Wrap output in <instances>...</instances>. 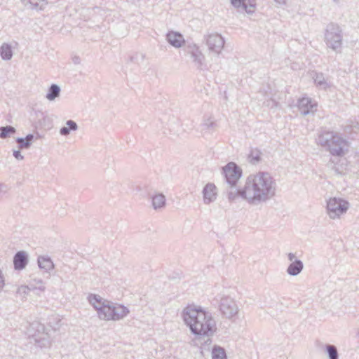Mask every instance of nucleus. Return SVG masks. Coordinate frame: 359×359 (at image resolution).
Returning a JSON list of instances; mask_svg holds the SVG:
<instances>
[{
  "label": "nucleus",
  "mask_w": 359,
  "mask_h": 359,
  "mask_svg": "<svg viewBox=\"0 0 359 359\" xmlns=\"http://www.w3.org/2000/svg\"><path fill=\"white\" fill-rule=\"evenodd\" d=\"M182 316L192 334L207 337V341H211L210 337L217 330L216 321L211 313L201 306L189 305L184 309Z\"/></svg>",
  "instance_id": "2"
},
{
  "label": "nucleus",
  "mask_w": 359,
  "mask_h": 359,
  "mask_svg": "<svg viewBox=\"0 0 359 359\" xmlns=\"http://www.w3.org/2000/svg\"><path fill=\"white\" fill-rule=\"evenodd\" d=\"M276 190L277 184L271 175L259 171L246 178L240 192H231L229 201L241 198L250 205H259L271 200L276 196Z\"/></svg>",
  "instance_id": "1"
},
{
  "label": "nucleus",
  "mask_w": 359,
  "mask_h": 359,
  "mask_svg": "<svg viewBox=\"0 0 359 359\" xmlns=\"http://www.w3.org/2000/svg\"><path fill=\"white\" fill-rule=\"evenodd\" d=\"M34 139L33 134H28L25 137H18L16 142L18 143L19 149H29Z\"/></svg>",
  "instance_id": "22"
},
{
  "label": "nucleus",
  "mask_w": 359,
  "mask_h": 359,
  "mask_svg": "<svg viewBox=\"0 0 359 359\" xmlns=\"http://www.w3.org/2000/svg\"><path fill=\"white\" fill-rule=\"evenodd\" d=\"M165 201V196L163 194H157L152 196V206L154 210L164 208Z\"/></svg>",
  "instance_id": "26"
},
{
  "label": "nucleus",
  "mask_w": 359,
  "mask_h": 359,
  "mask_svg": "<svg viewBox=\"0 0 359 359\" xmlns=\"http://www.w3.org/2000/svg\"><path fill=\"white\" fill-rule=\"evenodd\" d=\"M16 132L15 128L11 126H1L0 127V138L6 139L11 135L15 134Z\"/></svg>",
  "instance_id": "31"
},
{
  "label": "nucleus",
  "mask_w": 359,
  "mask_h": 359,
  "mask_svg": "<svg viewBox=\"0 0 359 359\" xmlns=\"http://www.w3.org/2000/svg\"><path fill=\"white\" fill-rule=\"evenodd\" d=\"M231 4L238 11H245L248 14L254 13L255 0H231Z\"/></svg>",
  "instance_id": "12"
},
{
  "label": "nucleus",
  "mask_w": 359,
  "mask_h": 359,
  "mask_svg": "<svg viewBox=\"0 0 359 359\" xmlns=\"http://www.w3.org/2000/svg\"><path fill=\"white\" fill-rule=\"evenodd\" d=\"M37 262L39 267L46 272H49L54 268V264L49 257H39Z\"/></svg>",
  "instance_id": "23"
},
{
  "label": "nucleus",
  "mask_w": 359,
  "mask_h": 359,
  "mask_svg": "<svg viewBox=\"0 0 359 359\" xmlns=\"http://www.w3.org/2000/svg\"><path fill=\"white\" fill-rule=\"evenodd\" d=\"M28 263V255L25 251L18 252L13 257V265L15 270H22Z\"/></svg>",
  "instance_id": "15"
},
{
  "label": "nucleus",
  "mask_w": 359,
  "mask_h": 359,
  "mask_svg": "<svg viewBox=\"0 0 359 359\" xmlns=\"http://www.w3.org/2000/svg\"><path fill=\"white\" fill-rule=\"evenodd\" d=\"M219 310L225 318L231 319L238 313V307L233 299L224 296L220 299Z\"/></svg>",
  "instance_id": "6"
},
{
  "label": "nucleus",
  "mask_w": 359,
  "mask_h": 359,
  "mask_svg": "<svg viewBox=\"0 0 359 359\" xmlns=\"http://www.w3.org/2000/svg\"><path fill=\"white\" fill-rule=\"evenodd\" d=\"M303 269V262L300 259L295 260L288 266L287 273L292 276H296L302 271Z\"/></svg>",
  "instance_id": "20"
},
{
  "label": "nucleus",
  "mask_w": 359,
  "mask_h": 359,
  "mask_svg": "<svg viewBox=\"0 0 359 359\" xmlns=\"http://www.w3.org/2000/svg\"><path fill=\"white\" fill-rule=\"evenodd\" d=\"M4 285V279L3 276V273L1 270H0V290L3 288Z\"/></svg>",
  "instance_id": "40"
},
{
  "label": "nucleus",
  "mask_w": 359,
  "mask_h": 359,
  "mask_svg": "<svg viewBox=\"0 0 359 359\" xmlns=\"http://www.w3.org/2000/svg\"><path fill=\"white\" fill-rule=\"evenodd\" d=\"M29 332H30V330H29ZM29 336H32L34 339L36 343H40L41 341H42V346H46V344L48 343V340L44 337H41L39 336H37L36 333L31 332H29Z\"/></svg>",
  "instance_id": "36"
},
{
  "label": "nucleus",
  "mask_w": 359,
  "mask_h": 359,
  "mask_svg": "<svg viewBox=\"0 0 359 359\" xmlns=\"http://www.w3.org/2000/svg\"><path fill=\"white\" fill-rule=\"evenodd\" d=\"M313 79L316 86L320 88L325 90L330 87V84L322 73H314Z\"/></svg>",
  "instance_id": "25"
},
{
  "label": "nucleus",
  "mask_w": 359,
  "mask_h": 359,
  "mask_svg": "<svg viewBox=\"0 0 359 359\" xmlns=\"http://www.w3.org/2000/svg\"><path fill=\"white\" fill-rule=\"evenodd\" d=\"M72 61L75 64V65H79L80 64L81 62V59L79 58V57L78 56H74L73 58H72Z\"/></svg>",
  "instance_id": "41"
},
{
  "label": "nucleus",
  "mask_w": 359,
  "mask_h": 359,
  "mask_svg": "<svg viewBox=\"0 0 359 359\" xmlns=\"http://www.w3.org/2000/svg\"><path fill=\"white\" fill-rule=\"evenodd\" d=\"M129 313V310L127 307L121 304H114L112 306V318L111 320H119L123 319Z\"/></svg>",
  "instance_id": "17"
},
{
  "label": "nucleus",
  "mask_w": 359,
  "mask_h": 359,
  "mask_svg": "<svg viewBox=\"0 0 359 359\" xmlns=\"http://www.w3.org/2000/svg\"><path fill=\"white\" fill-rule=\"evenodd\" d=\"M88 300L89 303L94 307V309L98 313L107 303L109 302L106 299H104L98 294H90L88 297Z\"/></svg>",
  "instance_id": "18"
},
{
  "label": "nucleus",
  "mask_w": 359,
  "mask_h": 359,
  "mask_svg": "<svg viewBox=\"0 0 359 359\" xmlns=\"http://www.w3.org/2000/svg\"><path fill=\"white\" fill-rule=\"evenodd\" d=\"M78 129L77 123L72 120H68L66 122V126H63L60 129L61 135L67 136L71 131H76Z\"/></svg>",
  "instance_id": "28"
},
{
  "label": "nucleus",
  "mask_w": 359,
  "mask_h": 359,
  "mask_svg": "<svg viewBox=\"0 0 359 359\" xmlns=\"http://www.w3.org/2000/svg\"><path fill=\"white\" fill-rule=\"evenodd\" d=\"M29 285H31L32 290H39L41 292H44L46 290V287L44 285L43 281L40 278H32Z\"/></svg>",
  "instance_id": "30"
},
{
  "label": "nucleus",
  "mask_w": 359,
  "mask_h": 359,
  "mask_svg": "<svg viewBox=\"0 0 359 359\" xmlns=\"http://www.w3.org/2000/svg\"><path fill=\"white\" fill-rule=\"evenodd\" d=\"M278 4H284L285 3V0H274Z\"/></svg>",
  "instance_id": "42"
},
{
  "label": "nucleus",
  "mask_w": 359,
  "mask_h": 359,
  "mask_svg": "<svg viewBox=\"0 0 359 359\" xmlns=\"http://www.w3.org/2000/svg\"><path fill=\"white\" fill-rule=\"evenodd\" d=\"M60 87L57 84H51L48 88L46 97L49 101H53L60 96Z\"/></svg>",
  "instance_id": "27"
},
{
  "label": "nucleus",
  "mask_w": 359,
  "mask_h": 359,
  "mask_svg": "<svg viewBox=\"0 0 359 359\" xmlns=\"http://www.w3.org/2000/svg\"><path fill=\"white\" fill-rule=\"evenodd\" d=\"M336 133L333 131H323L320 133L317 138L318 144L328 151Z\"/></svg>",
  "instance_id": "14"
},
{
  "label": "nucleus",
  "mask_w": 359,
  "mask_h": 359,
  "mask_svg": "<svg viewBox=\"0 0 359 359\" xmlns=\"http://www.w3.org/2000/svg\"><path fill=\"white\" fill-rule=\"evenodd\" d=\"M349 208L350 203L348 201L341 198L332 197L327 201L326 212L330 219H337L345 215Z\"/></svg>",
  "instance_id": "5"
},
{
  "label": "nucleus",
  "mask_w": 359,
  "mask_h": 359,
  "mask_svg": "<svg viewBox=\"0 0 359 359\" xmlns=\"http://www.w3.org/2000/svg\"><path fill=\"white\" fill-rule=\"evenodd\" d=\"M217 128L215 119L211 116H205L198 128L203 136L212 134Z\"/></svg>",
  "instance_id": "11"
},
{
  "label": "nucleus",
  "mask_w": 359,
  "mask_h": 359,
  "mask_svg": "<svg viewBox=\"0 0 359 359\" xmlns=\"http://www.w3.org/2000/svg\"><path fill=\"white\" fill-rule=\"evenodd\" d=\"M0 56L3 60H10L13 57L12 47L7 43H4L0 47Z\"/></svg>",
  "instance_id": "24"
},
{
  "label": "nucleus",
  "mask_w": 359,
  "mask_h": 359,
  "mask_svg": "<svg viewBox=\"0 0 359 359\" xmlns=\"http://www.w3.org/2000/svg\"><path fill=\"white\" fill-rule=\"evenodd\" d=\"M166 39L175 48H180L185 42L182 34L176 32H169Z\"/></svg>",
  "instance_id": "16"
},
{
  "label": "nucleus",
  "mask_w": 359,
  "mask_h": 359,
  "mask_svg": "<svg viewBox=\"0 0 359 359\" xmlns=\"http://www.w3.org/2000/svg\"><path fill=\"white\" fill-rule=\"evenodd\" d=\"M25 4H29L31 8L41 9L44 0H22Z\"/></svg>",
  "instance_id": "35"
},
{
  "label": "nucleus",
  "mask_w": 359,
  "mask_h": 359,
  "mask_svg": "<svg viewBox=\"0 0 359 359\" xmlns=\"http://www.w3.org/2000/svg\"><path fill=\"white\" fill-rule=\"evenodd\" d=\"M13 155L14 158L18 161H22L24 159V156L21 154L20 150H14Z\"/></svg>",
  "instance_id": "38"
},
{
  "label": "nucleus",
  "mask_w": 359,
  "mask_h": 359,
  "mask_svg": "<svg viewBox=\"0 0 359 359\" xmlns=\"http://www.w3.org/2000/svg\"><path fill=\"white\" fill-rule=\"evenodd\" d=\"M144 60L145 55L142 53H135L130 57V60L137 65H142L144 62Z\"/></svg>",
  "instance_id": "33"
},
{
  "label": "nucleus",
  "mask_w": 359,
  "mask_h": 359,
  "mask_svg": "<svg viewBox=\"0 0 359 359\" xmlns=\"http://www.w3.org/2000/svg\"><path fill=\"white\" fill-rule=\"evenodd\" d=\"M212 359H227L226 351L224 348L215 345L212 350Z\"/></svg>",
  "instance_id": "29"
},
{
  "label": "nucleus",
  "mask_w": 359,
  "mask_h": 359,
  "mask_svg": "<svg viewBox=\"0 0 359 359\" xmlns=\"http://www.w3.org/2000/svg\"><path fill=\"white\" fill-rule=\"evenodd\" d=\"M287 258H288V260L290 262H291V263L293 262L295 260H299L298 259L296 258L295 254L292 253V252H289L287 254Z\"/></svg>",
  "instance_id": "39"
},
{
  "label": "nucleus",
  "mask_w": 359,
  "mask_h": 359,
  "mask_svg": "<svg viewBox=\"0 0 359 359\" xmlns=\"http://www.w3.org/2000/svg\"><path fill=\"white\" fill-rule=\"evenodd\" d=\"M334 1H337V0H333Z\"/></svg>",
  "instance_id": "43"
},
{
  "label": "nucleus",
  "mask_w": 359,
  "mask_h": 359,
  "mask_svg": "<svg viewBox=\"0 0 359 359\" xmlns=\"http://www.w3.org/2000/svg\"><path fill=\"white\" fill-rule=\"evenodd\" d=\"M30 328L36 329L37 332H40L41 331L43 332L44 326L39 323H33L30 325Z\"/></svg>",
  "instance_id": "37"
},
{
  "label": "nucleus",
  "mask_w": 359,
  "mask_h": 359,
  "mask_svg": "<svg viewBox=\"0 0 359 359\" xmlns=\"http://www.w3.org/2000/svg\"><path fill=\"white\" fill-rule=\"evenodd\" d=\"M347 141L336 133L328 151L333 156H341L345 154V151L347 150Z\"/></svg>",
  "instance_id": "9"
},
{
  "label": "nucleus",
  "mask_w": 359,
  "mask_h": 359,
  "mask_svg": "<svg viewBox=\"0 0 359 359\" xmlns=\"http://www.w3.org/2000/svg\"><path fill=\"white\" fill-rule=\"evenodd\" d=\"M32 290L31 285H21L18 287L16 293L22 298L26 299L29 292Z\"/></svg>",
  "instance_id": "32"
},
{
  "label": "nucleus",
  "mask_w": 359,
  "mask_h": 359,
  "mask_svg": "<svg viewBox=\"0 0 359 359\" xmlns=\"http://www.w3.org/2000/svg\"><path fill=\"white\" fill-rule=\"evenodd\" d=\"M261 155H262V153L259 150H258V149L251 150V151L248 156L250 163H252L253 164H256V163H259L261 160Z\"/></svg>",
  "instance_id": "34"
},
{
  "label": "nucleus",
  "mask_w": 359,
  "mask_h": 359,
  "mask_svg": "<svg viewBox=\"0 0 359 359\" xmlns=\"http://www.w3.org/2000/svg\"><path fill=\"white\" fill-rule=\"evenodd\" d=\"M222 175H224L226 184L225 188L226 196L229 201V195L231 192H240L241 188H237L236 185L241 177V169L233 162L227 163L222 168Z\"/></svg>",
  "instance_id": "3"
},
{
  "label": "nucleus",
  "mask_w": 359,
  "mask_h": 359,
  "mask_svg": "<svg viewBox=\"0 0 359 359\" xmlns=\"http://www.w3.org/2000/svg\"><path fill=\"white\" fill-rule=\"evenodd\" d=\"M186 51L197 69H203L205 67V56L198 46L196 45L188 46Z\"/></svg>",
  "instance_id": "8"
},
{
  "label": "nucleus",
  "mask_w": 359,
  "mask_h": 359,
  "mask_svg": "<svg viewBox=\"0 0 359 359\" xmlns=\"http://www.w3.org/2000/svg\"><path fill=\"white\" fill-rule=\"evenodd\" d=\"M203 203L208 205L214 202L217 196V187L213 183H208L202 191Z\"/></svg>",
  "instance_id": "13"
},
{
  "label": "nucleus",
  "mask_w": 359,
  "mask_h": 359,
  "mask_svg": "<svg viewBox=\"0 0 359 359\" xmlns=\"http://www.w3.org/2000/svg\"><path fill=\"white\" fill-rule=\"evenodd\" d=\"M343 32L339 25L331 22L326 27L324 41L327 48L340 53L342 47Z\"/></svg>",
  "instance_id": "4"
},
{
  "label": "nucleus",
  "mask_w": 359,
  "mask_h": 359,
  "mask_svg": "<svg viewBox=\"0 0 359 359\" xmlns=\"http://www.w3.org/2000/svg\"><path fill=\"white\" fill-rule=\"evenodd\" d=\"M298 108L301 114L306 116L317 110V103L309 97H302L299 100Z\"/></svg>",
  "instance_id": "10"
},
{
  "label": "nucleus",
  "mask_w": 359,
  "mask_h": 359,
  "mask_svg": "<svg viewBox=\"0 0 359 359\" xmlns=\"http://www.w3.org/2000/svg\"><path fill=\"white\" fill-rule=\"evenodd\" d=\"M206 45L208 50L216 54L219 55L224 46L225 41L221 34L212 33L205 36Z\"/></svg>",
  "instance_id": "7"
},
{
  "label": "nucleus",
  "mask_w": 359,
  "mask_h": 359,
  "mask_svg": "<svg viewBox=\"0 0 359 359\" xmlns=\"http://www.w3.org/2000/svg\"><path fill=\"white\" fill-rule=\"evenodd\" d=\"M323 350L327 359H339L338 349L335 345L326 344L323 346Z\"/></svg>",
  "instance_id": "21"
},
{
  "label": "nucleus",
  "mask_w": 359,
  "mask_h": 359,
  "mask_svg": "<svg viewBox=\"0 0 359 359\" xmlns=\"http://www.w3.org/2000/svg\"><path fill=\"white\" fill-rule=\"evenodd\" d=\"M113 303L108 302L107 304L98 312L97 315L100 320H111Z\"/></svg>",
  "instance_id": "19"
}]
</instances>
